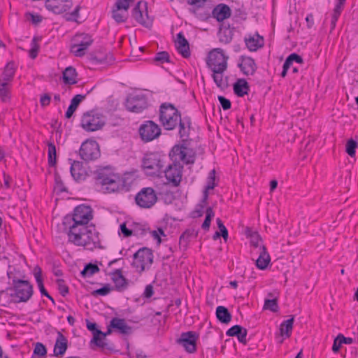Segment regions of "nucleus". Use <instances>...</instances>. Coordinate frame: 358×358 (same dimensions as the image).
Instances as JSON below:
<instances>
[{
	"instance_id": "26",
	"label": "nucleus",
	"mask_w": 358,
	"mask_h": 358,
	"mask_svg": "<svg viewBox=\"0 0 358 358\" xmlns=\"http://www.w3.org/2000/svg\"><path fill=\"white\" fill-rule=\"evenodd\" d=\"M176 47L178 52L185 58L190 56L189 45L182 32L177 34Z\"/></svg>"
},
{
	"instance_id": "18",
	"label": "nucleus",
	"mask_w": 358,
	"mask_h": 358,
	"mask_svg": "<svg viewBox=\"0 0 358 358\" xmlns=\"http://www.w3.org/2000/svg\"><path fill=\"white\" fill-rule=\"evenodd\" d=\"M73 6L72 0H46L45 8L55 14H62L69 10Z\"/></svg>"
},
{
	"instance_id": "40",
	"label": "nucleus",
	"mask_w": 358,
	"mask_h": 358,
	"mask_svg": "<svg viewBox=\"0 0 358 358\" xmlns=\"http://www.w3.org/2000/svg\"><path fill=\"white\" fill-rule=\"evenodd\" d=\"M294 321V317L292 316L290 319L284 321L281 324L280 333L282 336H286V337H289L291 336Z\"/></svg>"
},
{
	"instance_id": "21",
	"label": "nucleus",
	"mask_w": 358,
	"mask_h": 358,
	"mask_svg": "<svg viewBox=\"0 0 358 358\" xmlns=\"http://www.w3.org/2000/svg\"><path fill=\"white\" fill-rule=\"evenodd\" d=\"M110 327L122 335H130L133 332L132 327L129 326L124 319L113 317L110 322Z\"/></svg>"
},
{
	"instance_id": "45",
	"label": "nucleus",
	"mask_w": 358,
	"mask_h": 358,
	"mask_svg": "<svg viewBox=\"0 0 358 358\" xmlns=\"http://www.w3.org/2000/svg\"><path fill=\"white\" fill-rule=\"evenodd\" d=\"M224 73H213L212 77L216 85L220 89H225L227 87V77H226L225 80L223 78Z\"/></svg>"
},
{
	"instance_id": "19",
	"label": "nucleus",
	"mask_w": 358,
	"mask_h": 358,
	"mask_svg": "<svg viewBox=\"0 0 358 358\" xmlns=\"http://www.w3.org/2000/svg\"><path fill=\"white\" fill-rule=\"evenodd\" d=\"M198 336L194 331L182 333L177 343L182 345L189 353H193L196 350V343Z\"/></svg>"
},
{
	"instance_id": "50",
	"label": "nucleus",
	"mask_w": 358,
	"mask_h": 358,
	"mask_svg": "<svg viewBox=\"0 0 358 358\" xmlns=\"http://www.w3.org/2000/svg\"><path fill=\"white\" fill-rule=\"evenodd\" d=\"M112 290V288L110 287V285L109 284L105 285L101 288L97 289L92 292V294L94 296L101 295V296H106L108 294L110 291Z\"/></svg>"
},
{
	"instance_id": "17",
	"label": "nucleus",
	"mask_w": 358,
	"mask_h": 358,
	"mask_svg": "<svg viewBox=\"0 0 358 358\" xmlns=\"http://www.w3.org/2000/svg\"><path fill=\"white\" fill-rule=\"evenodd\" d=\"M183 166L180 163H173L169 165L164 170L165 177L169 182L171 183L173 186H179L182 180V173Z\"/></svg>"
},
{
	"instance_id": "24",
	"label": "nucleus",
	"mask_w": 358,
	"mask_h": 358,
	"mask_svg": "<svg viewBox=\"0 0 358 358\" xmlns=\"http://www.w3.org/2000/svg\"><path fill=\"white\" fill-rule=\"evenodd\" d=\"M241 63L238 64L243 73L245 76L253 75L257 70L255 60L250 57H241Z\"/></svg>"
},
{
	"instance_id": "34",
	"label": "nucleus",
	"mask_w": 358,
	"mask_h": 358,
	"mask_svg": "<svg viewBox=\"0 0 358 358\" xmlns=\"http://www.w3.org/2000/svg\"><path fill=\"white\" fill-rule=\"evenodd\" d=\"M77 73L76 69L69 66L63 71L64 83L66 85H74L77 83Z\"/></svg>"
},
{
	"instance_id": "4",
	"label": "nucleus",
	"mask_w": 358,
	"mask_h": 358,
	"mask_svg": "<svg viewBox=\"0 0 358 358\" xmlns=\"http://www.w3.org/2000/svg\"><path fill=\"white\" fill-rule=\"evenodd\" d=\"M93 218L92 209L90 206L84 204L76 206L73 215H66L64 220V224L78 227H87L88 222Z\"/></svg>"
},
{
	"instance_id": "63",
	"label": "nucleus",
	"mask_w": 358,
	"mask_h": 358,
	"mask_svg": "<svg viewBox=\"0 0 358 358\" xmlns=\"http://www.w3.org/2000/svg\"><path fill=\"white\" fill-rule=\"evenodd\" d=\"M120 230L124 237H129V236H131V234H132V231L126 227L125 223H123L120 225Z\"/></svg>"
},
{
	"instance_id": "10",
	"label": "nucleus",
	"mask_w": 358,
	"mask_h": 358,
	"mask_svg": "<svg viewBox=\"0 0 358 358\" xmlns=\"http://www.w3.org/2000/svg\"><path fill=\"white\" fill-rule=\"evenodd\" d=\"M14 296L17 302H27L33 294V286L27 280L13 279Z\"/></svg>"
},
{
	"instance_id": "55",
	"label": "nucleus",
	"mask_w": 358,
	"mask_h": 358,
	"mask_svg": "<svg viewBox=\"0 0 358 358\" xmlns=\"http://www.w3.org/2000/svg\"><path fill=\"white\" fill-rule=\"evenodd\" d=\"M86 98V94H77L71 101V106L77 108L79 104Z\"/></svg>"
},
{
	"instance_id": "1",
	"label": "nucleus",
	"mask_w": 358,
	"mask_h": 358,
	"mask_svg": "<svg viewBox=\"0 0 358 358\" xmlns=\"http://www.w3.org/2000/svg\"><path fill=\"white\" fill-rule=\"evenodd\" d=\"M69 241L77 246H82L84 249L92 251L95 248H101V241L99 232L94 225L83 227L69 226L67 233Z\"/></svg>"
},
{
	"instance_id": "53",
	"label": "nucleus",
	"mask_w": 358,
	"mask_h": 358,
	"mask_svg": "<svg viewBox=\"0 0 358 358\" xmlns=\"http://www.w3.org/2000/svg\"><path fill=\"white\" fill-rule=\"evenodd\" d=\"M57 283L58 285V289H59V293L63 296H65L69 293V287L65 284L64 280L63 279H58L57 280Z\"/></svg>"
},
{
	"instance_id": "15",
	"label": "nucleus",
	"mask_w": 358,
	"mask_h": 358,
	"mask_svg": "<svg viewBox=\"0 0 358 358\" xmlns=\"http://www.w3.org/2000/svg\"><path fill=\"white\" fill-rule=\"evenodd\" d=\"M140 136L144 142H150L161 134V129L153 121H147L139 128Z\"/></svg>"
},
{
	"instance_id": "54",
	"label": "nucleus",
	"mask_w": 358,
	"mask_h": 358,
	"mask_svg": "<svg viewBox=\"0 0 358 358\" xmlns=\"http://www.w3.org/2000/svg\"><path fill=\"white\" fill-rule=\"evenodd\" d=\"M215 170H212L209 173V175H208V184L206 186L207 189H214V187L215 186Z\"/></svg>"
},
{
	"instance_id": "25",
	"label": "nucleus",
	"mask_w": 358,
	"mask_h": 358,
	"mask_svg": "<svg viewBox=\"0 0 358 358\" xmlns=\"http://www.w3.org/2000/svg\"><path fill=\"white\" fill-rule=\"evenodd\" d=\"M231 15V10L229 6L224 3L217 5L212 11V15L218 22H222L228 19Z\"/></svg>"
},
{
	"instance_id": "6",
	"label": "nucleus",
	"mask_w": 358,
	"mask_h": 358,
	"mask_svg": "<svg viewBox=\"0 0 358 358\" xmlns=\"http://www.w3.org/2000/svg\"><path fill=\"white\" fill-rule=\"evenodd\" d=\"M228 59L221 48H214L208 53L206 64L213 73H224L228 66Z\"/></svg>"
},
{
	"instance_id": "35",
	"label": "nucleus",
	"mask_w": 358,
	"mask_h": 358,
	"mask_svg": "<svg viewBox=\"0 0 358 358\" xmlns=\"http://www.w3.org/2000/svg\"><path fill=\"white\" fill-rule=\"evenodd\" d=\"M216 317L223 324H228L231 320V315L229 310L222 306L216 308Z\"/></svg>"
},
{
	"instance_id": "23",
	"label": "nucleus",
	"mask_w": 358,
	"mask_h": 358,
	"mask_svg": "<svg viewBox=\"0 0 358 358\" xmlns=\"http://www.w3.org/2000/svg\"><path fill=\"white\" fill-rule=\"evenodd\" d=\"M68 348V340L61 332H57V338L54 345L53 355L62 357Z\"/></svg>"
},
{
	"instance_id": "44",
	"label": "nucleus",
	"mask_w": 358,
	"mask_h": 358,
	"mask_svg": "<svg viewBox=\"0 0 358 358\" xmlns=\"http://www.w3.org/2000/svg\"><path fill=\"white\" fill-rule=\"evenodd\" d=\"M99 271V268L97 265L89 263L85 265L80 274L83 278L90 277Z\"/></svg>"
},
{
	"instance_id": "3",
	"label": "nucleus",
	"mask_w": 358,
	"mask_h": 358,
	"mask_svg": "<svg viewBox=\"0 0 358 358\" xmlns=\"http://www.w3.org/2000/svg\"><path fill=\"white\" fill-rule=\"evenodd\" d=\"M106 123V117L97 109L83 113L80 120V127L87 132L101 130Z\"/></svg>"
},
{
	"instance_id": "41",
	"label": "nucleus",
	"mask_w": 358,
	"mask_h": 358,
	"mask_svg": "<svg viewBox=\"0 0 358 358\" xmlns=\"http://www.w3.org/2000/svg\"><path fill=\"white\" fill-rule=\"evenodd\" d=\"M234 28H231L229 25L228 27H226L220 31V41L222 43L227 44L229 43L233 38V29Z\"/></svg>"
},
{
	"instance_id": "9",
	"label": "nucleus",
	"mask_w": 358,
	"mask_h": 358,
	"mask_svg": "<svg viewBox=\"0 0 358 358\" xmlns=\"http://www.w3.org/2000/svg\"><path fill=\"white\" fill-rule=\"evenodd\" d=\"M124 105L129 111L139 113L148 108V99L143 94H130L127 96Z\"/></svg>"
},
{
	"instance_id": "7",
	"label": "nucleus",
	"mask_w": 358,
	"mask_h": 358,
	"mask_svg": "<svg viewBox=\"0 0 358 358\" xmlns=\"http://www.w3.org/2000/svg\"><path fill=\"white\" fill-rule=\"evenodd\" d=\"M142 166L150 176H158L162 172L164 164L157 153L146 154L143 159Z\"/></svg>"
},
{
	"instance_id": "59",
	"label": "nucleus",
	"mask_w": 358,
	"mask_h": 358,
	"mask_svg": "<svg viewBox=\"0 0 358 358\" xmlns=\"http://www.w3.org/2000/svg\"><path fill=\"white\" fill-rule=\"evenodd\" d=\"M80 6H77L76 8L67 15L66 20L69 21L76 20L79 15Z\"/></svg>"
},
{
	"instance_id": "16",
	"label": "nucleus",
	"mask_w": 358,
	"mask_h": 358,
	"mask_svg": "<svg viewBox=\"0 0 358 358\" xmlns=\"http://www.w3.org/2000/svg\"><path fill=\"white\" fill-rule=\"evenodd\" d=\"M90 64L92 66L96 65H108L114 61L113 55L103 50H98L91 52L87 56Z\"/></svg>"
},
{
	"instance_id": "43",
	"label": "nucleus",
	"mask_w": 358,
	"mask_h": 358,
	"mask_svg": "<svg viewBox=\"0 0 358 358\" xmlns=\"http://www.w3.org/2000/svg\"><path fill=\"white\" fill-rule=\"evenodd\" d=\"M48 164L50 166H55L57 163V151L56 147L53 143L48 142Z\"/></svg>"
},
{
	"instance_id": "37",
	"label": "nucleus",
	"mask_w": 358,
	"mask_h": 358,
	"mask_svg": "<svg viewBox=\"0 0 358 358\" xmlns=\"http://www.w3.org/2000/svg\"><path fill=\"white\" fill-rule=\"evenodd\" d=\"M15 72V64L13 62H8L4 68L1 75V81L8 82L12 80Z\"/></svg>"
},
{
	"instance_id": "14",
	"label": "nucleus",
	"mask_w": 358,
	"mask_h": 358,
	"mask_svg": "<svg viewBox=\"0 0 358 358\" xmlns=\"http://www.w3.org/2000/svg\"><path fill=\"white\" fill-rule=\"evenodd\" d=\"M76 43L71 45V52L76 57H83L85 55L86 50L92 44L93 39L87 34H77L74 38Z\"/></svg>"
},
{
	"instance_id": "27",
	"label": "nucleus",
	"mask_w": 358,
	"mask_h": 358,
	"mask_svg": "<svg viewBox=\"0 0 358 358\" xmlns=\"http://www.w3.org/2000/svg\"><path fill=\"white\" fill-rule=\"evenodd\" d=\"M226 334L228 336L237 337L238 341L243 344L247 343L246 336L248 330L241 325L236 324L231 327L227 331Z\"/></svg>"
},
{
	"instance_id": "38",
	"label": "nucleus",
	"mask_w": 358,
	"mask_h": 358,
	"mask_svg": "<svg viewBox=\"0 0 358 358\" xmlns=\"http://www.w3.org/2000/svg\"><path fill=\"white\" fill-rule=\"evenodd\" d=\"M179 125V134L181 138H187L189 136V130L191 125V120L189 117H184L183 120L180 118L178 122Z\"/></svg>"
},
{
	"instance_id": "46",
	"label": "nucleus",
	"mask_w": 358,
	"mask_h": 358,
	"mask_svg": "<svg viewBox=\"0 0 358 358\" xmlns=\"http://www.w3.org/2000/svg\"><path fill=\"white\" fill-rule=\"evenodd\" d=\"M215 216L214 211L211 207H208L206 211V218L204 220V222L202 224V229L205 231H208L211 220Z\"/></svg>"
},
{
	"instance_id": "22",
	"label": "nucleus",
	"mask_w": 358,
	"mask_h": 358,
	"mask_svg": "<svg viewBox=\"0 0 358 358\" xmlns=\"http://www.w3.org/2000/svg\"><path fill=\"white\" fill-rule=\"evenodd\" d=\"M186 150L187 148L184 145H176L173 147L170 156L172 158H175V160H181L187 164H193L194 158L192 156H187Z\"/></svg>"
},
{
	"instance_id": "2",
	"label": "nucleus",
	"mask_w": 358,
	"mask_h": 358,
	"mask_svg": "<svg viewBox=\"0 0 358 358\" xmlns=\"http://www.w3.org/2000/svg\"><path fill=\"white\" fill-rule=\"evenodd\" d=\"M94 180L106 193H113L120 189V177L108 167L99 169L94 174Z\"/></svg>"
},
{
	"instance_id": "58",
	"label": "nucleus",
	"mask_w": 358,
	"mask_h": 358,
	"mask_svg": "<svg viewBox=\"0 0 358 358\" xmlns=\"http://www.w3.org/2000/svg\"><path fill=\"white\" fill-rule=\"evenodd\" d=\"M218 100L224 110H229L231 108V103L229 99L225 98L223 96H218Z\"/></svg>"
},
{
	"instance_id": "42",
	"label": "nucleus",
	"mask_w": 358,
	"mask_h": 358,
	"mask_svg": "<svg viewBox=\"0 0 358 358\" xmlns=\"http://www.w3.org/2000/svg\"><path fill=\"white\" fill-rule=\"evenodd\" d=\"M114 331L113 328L110 327V324L107 327V331L106 332L102 331V334L99 336V338L101 339V344L100 345H96V346L101 348L102 350H110L111 348L109 345V344L106 341V336L111 334Z\"/></svg>"
},
{
	"instance_id": "11",
	"label": "nucleus",
	"mask_w": 358,
	"mask_h": 358,
	"mask_svg": "<svg viewBox=\"0 0 358 358\" xmlns=\"http://www.w3.org/2000/svg\"><path fill=\"white\" fill-rule=\"evenodd\" d=\"M157 201L155 191L152 187H144L136 195L135 201L142 208L152 207Z\"/></svg>"
},
{
	"instance_id": "31",
	"label": "nucleus",
	"mask_w": 358,
	"mask_h": 358,
	"mask_svg": "<svg viewBox=\"0 0 358 358\" xmlns=\"http://www.w3.org/2000/svg\"><path fill=\"white\" fill-rule=\"evenodd\" d=\"M87 328L93 335V338L90 341L91 345H100L101 339L99 338L102 334V331L98 329L95 322H91L89 320H86Z\"/></svg>"
},
{
	"instance_id": "48",
	"label": "nucleus",
	"mask_w": 358,
	"mask_h": 358,
	"mask_svg": "<svg viewBox=\"0 0 358 358\" xmlns=\"http://www.w3.org/2000/svg\"><path fill=\"white\" fill-rule=\"evenodd\" d=\"M154 61L158 64L170 62V56L166 51L159 52L156 54Z\"/></svg>"
},
{
	"instance_id": "49",
	"label": "nucleus",
	"mask_w": 358,
	"mask_h": 358,
	"mask_svg": "<svg viewBox=\"0 0 358 358\" xmlns=\"http://www.w3.org/2000/svg\"><path fill=\"white\" fill-rule=\"evenodd\" d=\"M357 148V143L353 139H350L346 143V152L350 156L353 157L355 155L356 148Z\"/></svg>"
},
{
	"instance_id": "30",
	"label": "nucleus",
	"mask_w": 358,
	"mask_h": 358,
	"mask_svg": "<svg viewBox=\"0 0 358 358\" xmlns=\"http://www.w3.org/2000/svg\"><path fill=\"white\" fill-rule=\"evenodd\" d=\"M234 94L239 96L243 97L248 94L250 91V85L244 78H239L233 85Z\"/></svg>"
},
{
	"instance_id": "20",
	"label": "nucleus",
	"mask_w": 358,
	"mask_h": 358,
	"mask_svg": "<svg viewBox=\"0 0 358 358\" xmlns=\"http://www.w3.org/2000/svg\"><path fill=\"white\" fill-rule=\"evenodd\" d=\"M244 42L248 49L251 52L257 51L264 45V37L257 32L248 34L244 38Z\"/></svg>"
},
{
	"instance_id": "8",
	"label": "nucleus",
	"mask_w": 358,
	"mask_h": 358,
	"mask_svg": "<svg viewBox=\"0 0 358 358\" xmlns=\"http://www.w3.org/2000/svg\"><path fill=\"white\" fill-rule=\"evenodd\" d=\"M134 262L132 266L137 268L139 272L149 268L153 262L152 251L148 248H140L134 254Z\"/></svg>"
},
{
	"instance_id": "61",
	"label": "nucleus",
	"mask_w": 358,
	"mask_h": 358,
	"mask_svg": "<svg viewBox=\"0 0 358 358\" xmlns=\"http://www.w3.org/2000/svg\"><path fill=\"white\" fill-rule=\"evenodd\" d=\"M206 1L207 0H186L188 4L195 6L196 9L202 8Z\"/></svg>"
},
{
	"instance_id": "28",
	"label": "nucleus",
	"mask_w": 358,
	"mask_h": 358,
	"mask_svg": "<svg viewBox=\"0 0 358 358\" xmlns=\"http://www.w3.org/2000/svg\"><path fill=\"white\" fill-rule=\"evenodd\" d=\"M112 280L115 283V289L118 292H122L127 287L128 281L122 275V269H116L112 273Z\"/></svg>"
},
{
	"instance_id": "64",
	"label": "nucleus",
	"mask_w": 358,
	"mask_h": 358,
	"mask_svg": "<svg viewBox=\"0 0 358 358\" xmlns=\"http://www.w3.org/2000/svg\"><path fill=\"white\" fill-rule=\"evenodd\" d=\"M154 294L153 287L151 285H148L145 287L143 296L145 298H150Z\"/></svg>"
},
{
	"instance_id": "60",
	"label": "nucleus",
	"mask_w": 358,
	"mask_h": 358,
	"mask_svg": "<svg viewBox=\"0 0 358 358\" xmlns=\"http://www.w3.org/2000/svg\"><path fill=\"white\" fill-rule=\"evenodd\" d=\"M341 12L334 10L333 14L331 15V31H332L334 29V28L336 27V22H337L339 16L341 15Z\"/></svg>"
},
{
	"instance_id": "12",
	"label": "nucleus",
	"mask_w": 358,
	"mask_h": 358,
	"mask_svg": "<svg viewBox=\"0 0 358 358\" xmlns=\"http://www.w3.org/2000/svg\"><path fill=\"white\" fill-rule=\"evenodd\" d=\"M147 9V2L140 1L133 8L131 15L138 23L149 28L152 25V19L148 16Z\"/></svg>"
},
{
	"instance_id": "47",
	"label": "nucleus",
	"mask_w": 358,
	"mask_h": 358,
	"mask_svg": "<svg viewBox=\"0 0 358 358\" xmlns=\"http://www.w3.org/2000/svg\"><path fill=\"white\" fill-rule=\"evenodd\" d=\"M34 355L39 357H45L47 355L46 347L41 343H36L34 349Z\"/></svg>"
},
{
	"instance_id": "5",
	"label": "nucleus",
	"mask_w": 358,
	"mask_h": 358,
	"mask_svg": "<svg viewBox=\"0 0 358 358\" xmlns=\"http://www.w3.org/2000/svg\"><path fill=\"white\" fill-rule=\"evenodd\" d=\"M180 111L170 103H164L160 106L159 121L166 130H173L180 121Z\"/></svg>"
},
{
	"instance_id": "29",
	"label": "nucleus",
	"mask_w": 358,
	"mask_h": 358,
	"mask_svg": "<svg viewBox=\"0 0 358 358\" xmlns=\"http://www.w3.org/2000/svg\"><path fill=\"white\" fill-rule=\"evenodd\" d=\"M71 173L76 180H82L85 178L86 171L83 166V163L78 161H73L71 166Z\"/></svg>"
},
{
	"instance_id": "51",
	"label": "nucleus",
	"mask_w": 358,
	"mask_h": 358,
	"mask_svg": "<svg viewBox=\"0 0 358 358\" xmlns=\"http://www.w3.org/2000/svg\"><path fill=\"white\" fill-rule=\"evenodd\" d=\"M216 222L217 224V227L219 229L218 232L222 235V237L224 241H227L228 238V230L226 227L224 225L222 221L220 218H217Z\"/></svg>"
},
{
	"instance_id": "57",
	"label": "nucleus",
	"mask_w": 358,
	"mask_h": 358,
	"mask_svg": "<svg viewBox=\"0 0 358 358\" xmlns=\"http://www.w3.org/2000/svg\"><path fill=\"white\" fill-rule=\"evenodd\" d=\"M31 45V48L29 50V57L31 59H35L39 50V46L36 43V38H33Z\"/></svg>"
},
{
	"instance_id": "62",
	"label": "nucleus",
	"mask_w": 358,
	"mask_h": 358,
	"mask_svg": "<svg viewBox=\"0 0 358 358\" xmlns=\"http://www.w3.org/2000/svg\"><path fill=\"white\" fill-rule=\"evenodd\" d=\"M34 277L36 278V281L37 284L43 282L42 271H41V268L38 266H36L34 268Z\"/></svg>"
},
{
	"instance_id": "13",
	"label": "nucleus",
	"mask_w": 358,
	"mask_h": 358,
	"mask_svg": "<svg viewBox=\"0 0 358 358\" xmlns=\"http://www.w3.org/2000/svg\"><path fill=\"white\" fill-rule=\"evenodd\" d=\"M79 155L85 162L96 159L100 156L99 144L95 141H85L80 146Z\"/></svg>"
},
{
	"instance_id": "32",
	"label": "nucleus",
	"mask_w": 358,
	"mask_h": 358,
	"mask_svg": "<svg viewBox=\"0 0 358 358\" xmlns=\"http://www.w3.org/2000/svg\"><path fill=\"white\" fill-rule=\"evenodd\" d=\"M261 252L258 259L256 261V266L259 269L264 270L269 264L271 259L269 254L266 251V248L264 245L261 247Z\"/></svg>"
},
{
	"instance_id": "52",
	"label": "nucleus",
	"mask_w": 358,
	"mask_h": 358,
	"mask_svg": "<svg viewBox=\"0 0 358 358\" xmlns=\"http://www.w3.org/2000/svg\"><path fill=\"white\" fill-rule=\"evenodd\" d=\"M135 0H117L115 6L118 7V9H123L128 11V9L131 3H134Z\"/></svg>"
},
{
	"instance_id": "39",
	"label": "nucleus",
	"mask_w": 358,
	"mask_h": 358,
	"mask_svg": "<svg viewBox=\"0 0 358 358\" xmlns=\"http://www.w3.org/2000/svg\"><path fill=\"white\" fill-rule=\"evenodd\" d=\"M128 13L123 9H118V7L114 6L112 10V17L117 23L124 22L127 19Z\"/></svg>"
},
{
	"instance_id": "56",
	"label": "nucleus",
	"mask_w": 358,
	"mask_h": 358,
	"mask_svg": "<svg viewBox=\"0 0 358 358\" xmlns=\"http://www.w3.org/2000/svg\"><path fill=\"white\" fill-rule=\"evenodd\" d=\"M27 20L31 22L32 24L37 25L42 21L43 18L40 15L38 14L27 13Z\"/></svg>"
},
{
	"instance_id": "36",
	"label": "nucleus",
	"mask_w": 358,
	"mask_h": 358,
	"mask_svg": "<svg viewBox=\"0 0 358 358\" xmlns=\"http://www.w3.org/2000/svg\"><path fill=\"white\" fill-rule=\"evenodd\" d=\"M268 299L264 301V308L269 310L273 313H276L278 310V297L274 296V294L271 292L268 294Z\"/></svg>"
},
{
	"instance_id": "33",
	"label": "nucleus",
	"mask_w": 358,
	"mask_h": 358,
	"mask_svg": "<svg viewBox=\"0 0 358 358\" xmlns=\"http://www.w3.org/2000/svg\"><path fill=\"white\" fill-rule=\"evenodd\" d=\"M198 235V231L194 229H188L185 230L180 237L179 244L180 246L186 248L192 238H196Z\"/></svg>"
}]
</instances>
